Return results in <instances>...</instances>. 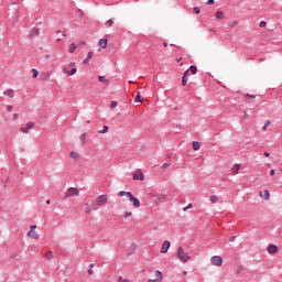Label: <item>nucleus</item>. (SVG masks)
Masks as SVG:
<instances>
[{
	"label": "nucleus",
	"mask_w": 282,
	"mask_h": 282,
	"mask_svg": "<svg viewBox=\"0 0 282 282\" xmlns=\"http://www.w3.org/2000/svg\"><path fill=\"white\" fill-rule=\"evenodd\" d=\"M109 198L107 197V194L98 196L96 199V204L93 206V210H98V208L107 206Z\"/></svg>",
	"instance_id": "1"
},
{
	"label": "nucleus",
	"mask_w": 282,
	"mask_h": 282,
	"mask_svg": "<svg viewBox=\"0 0 282 282\" xmlns=\"http://www.w3.org/2000/svg\"><path fill=\"white\" fill-rule=\"evenodd\" d=\"M176 257H177V259H180V261H182V263H186V261H188V259H191V256H188V253L184 252L183 247L177 248Z\"/></svg>",
	"instance_id": "2"
},
{
	"label": "nucleus",
	"mask_w": 282,
	"mask_h": 282,
	"mask_svg": "<svg viewBox=\"0 0 282 282\" xmlns=\"http://www.w3.org/2000/svg\"><path fill=\"white\" fill-rule=\"evenodd\" d=\"M78 195H80V191H78L77 187H69L65 194V197H78Z\"/></svg>",
	"instance_id": "3"
},
{
	"label": "nucleus",
	"mask_w": 282,
	"mask_h": 282,
	"mask_svg": "<svg viewBox=\"0 0 282 282\" xmlns=\"http://www.w3.org/2000/svg\"><path fill=\"white\" fill-rule=\"evenodd\" d=\"M210 261L212 265L221 267L224 264V258H221V256H214Z\"/></svg>",
	"instance_id": "4"
},
{
	"label": "nucleus",
	"mask_w": 282,
	"mask_h": 282,
	"mask_svg": "<svg viewBox=\"0 0 282 282\" xmlns=\"http://www.w3.org/2000/svg\"><path fill=\"white\" fill-rule=\"evenodd\" d=\"M128 198L133 203L134 208H140V199L138 197L133 196V194H128Z\"/></svg>",
	"instance_id": "5"
},
{
	"label": "nucleus",
	"mask_w": 282,
	"mask_h": 282,
	"mask_svg": "<svg viewBox=\"0 0 282 282\" xmlns=\"http://www.w3.org/2000/svg\"><path fill=\"white\" fill-rule=\"evenodd\" d=\"M39 34H41V30L39 28H33L30 31L28 39H34V36H39Z\"/></svg>",
	"instance_id": "6"
},
{
	"label": "nucleus",
	"mask_w": 282,
	"mask_h": 282,
	"mask_svg": "<svg viewBox=\"0 0 282 282\" xmlns=\"http://www.w3.org/2000/svg\"><path fill=\"white\" fill-rule=\"evenodd\" d=\"M267 250L269 254H276L279 252V247L276 245H269Z\"/></svg>",
	"instance_id": "7"
},
{
	"label": "nucleus",
	"mask_w": 282,
	"mask_h": 282,
	"mask_svg": "<svg viewBox=\"0 0 282 282\" xmlns=\"http://www.w3.org/2000/svg\"><path fill=\"white\" fill-rule=\"evenodd\" d=\"M169 248H171V241L165 240L161 249L162 254H166V252H169Z\"/></svg>",
	"instance_id": "8"
},
{
	"label": "nucleus",
	"mask_w": 282,
	"mask_h": 282,
	"mask_svg": "<svg viewBox=\"0 0 282 282\" xmlns=\"http://www.w3.org/2000/svg\"><path fill=\"white\" fill-rule=\"evenodd\" d=\"M50 76H52V72H43L40 74V80L47 82L50 80Z\"/></svg>",
	"instance_id": "9"
},
{
	"label": "nucleus",
	"mask_w": 282,
	"mask_h": 282,
	"mask_svg": "<svg viewBox=\"0 0 282 282\" xmlns=\"http://www.w3.org/2000/svg\"><path fill=\"white\" fill-rule=\"evenodd\" d=\"M133 180H139L140 182H144V173L142 171H139L138 173L133 174Z\"/></svg>",
	"instance_id": "10"
},
{
	"label": "nucleus",
	"mask_w": 282,
	"mask_h": 282,
	"mask_svg": "<svg viewBox=\"0 0 282 282\" xmlns=\"http://www.w3.org/2000/svg\"><path fill=\"white\" fill-rule=\"evenodd\" d=\"M154 202H166V195L164 194H159L153 196Z\"/></svg>",
	"instance_id": "11"
},
{
	"label": "nucleus",
	"mask_w": 282,
	"mask_h": 282,
	"mask_svg": "<svg viewBox=\"0 0 282 282\" xmlns=\"http://www.w3.org/2000/svg\"><path fill=\"white\" fill-rule=\"evenodd\" d=\"M108 43H109V40H107V39L99 40V45H100L101 50H107Z\"/></svg>",
	"instance_id": "12"
},
{
	"label": "nucleus",
	"mask_w": 282,
	"mask_h": 282,
	"mask_svg": "<svg viewBox=\"0 0 282 282\" xmlns=\"http://www.w3.org/2000/svg\"><path fill=\"white\" fill-rule=\"evenodd\" d=\"M3 96H8L9 98H14V90L12 89H7L4 93H3Z\"/></svg>",
	"instance_id": "13"
},
{
	"label": "nucleus",
	"mask_w": 282,
	"mask_h": 282,
	"mask_svg": "<svg viewBox=\"0 0 282 282\" xmlns=\"http://www.w3.org/2000/svg\"><path fill=\"white\" fill-rule=\"evenodd\" d=\"M78 47V45H76L75 43H72L69 46H68V53L69 54H74L76 52V48Z\"/></svg>",
	"instance_id": "14"
},
{
	"label": "nucleus",
	"mask_w": 282,
	"mask_h": 282,
	"mask_svg": "<svg viewBox=\"0 0 282 282\" xmlns=\"http://www.w3.org/2000/svg\"><path fill=\"white\" fill-rule=\"evenodd\" d=\"M69 156L73 158L74 160H76V162H78L80 160V155H78V153H76V151H72L69 153Z\"/></svg>",
	"instance_id": "15"
},
{
	"label": "nucleus",
	"mask_w": 282,
	"mask_h": 282,
	"mask_svg": "<svg viewBox=\"0 0 282 282\" xmlns=\"http://www.w3.org/2000/svg\"><path fill=\"white\" fill-rule=\"evenodd\" d=\"M28 237H30L31 239H39V236L36 235V231H34V230H30L28 232Z\"/></svg>",
	"instance_id": "16"
},
{
	"label": "nucleus",
	"mask_w": 282,
	"mask_h": 282,
	"mask_svg": "<svg viewBox=\"0 0 282 282\" xmlns=\"http://www.w3.org/2000/svg\"><path fill=\"white\" fill-rule=\"evenodd\" d=\"M155 276H156V281L159 282H161L164 279V276L162 275V271L160 270L155 271Z\"/></svg>",
	"instance_id": "17"
},
{
	"label": "nucleus",
	"mask_w": 282,
	"mask_h": 282,
	"mask_svg": "<svg viewBox=\"0 0 282 282\" xmlns=\"http://www.w3.org/2000/svg\"><path fill=\"white\" fill-rule=\"evenodd\" d=\"M239 169H241L240 164H235L231 169L234 175H237V173H239Z\"/></svg>",
	"instance_id": "18"
},
{
	"label": "nucleus",
	"mask_w": 282,
	"mask_h": 282,
	"mask_svg": "<svg viewBox=\"0 0 282 282\" xmlns=\"http://www.w3.org/2000/svg\"><path fill=\"white\" fill-rule=\"evenodd\" d=\"M99 83H105V85H109V79L105 76H98Z\"/></svg>",
	"instance_id": "19"
},
{
	"label": "nucleus",
	"mask_w": 282,
	"mask_h": 282,
	"mask_svg": "<svg viewBox=\"0 0 282 282\" xmlns=\"http://www.w3.org/2000/svg\"><path fill=\"white\" fill-rule=\"evenodd\" d=\"M192 147L194 151H199L200 149L199 142L197 141H193Z\"/></svg>",
	"instance_id": "20"
},
{
	"label": "nucleus",
	"mask_w": 282,
	"mask_h": 282,
	"mask_svg": "<svg viewBox=\"0 0 282 282\" xmlns=\"http://www.w3.org/2000/svg\"><path fill=\"white\" fill-rule=\"evenodd\" d=\"M124 195H126V197H129V195H131V192L121 191L118 193V197H124Z\"/></svg>",
	"instance_id": "21"
},
{
	"label": "nucleus",
	"mask_w": 282,
	"mask_h": 282,
	"mask_svg": "<svg viewBox=\"0 0 282 282\" xmlns=\"http://www.w3.org/2000/svg\"><path fill=\"white\" fill-rule=\"evenodd\" d=\"M188 70L191 72V74H197V66L192 65V66H189Z\"/></svg>",
	"instance_id": "22"
},
{
	"label": "nucleus",
	"mask_w": 282,
	"mask_h": 282,
	"mask_svg": "<svg viewBox=\"0 0 282 282\" xmlns=\"http://www.w3.org/2000/svg\"><path fill=\"white\" fill-rule=\"evenodd\" d=\"M45 259H47L48 261L52 260V259H54V254L52 253V251H47V252L45 253Z\"/></svg>",
	"instance_id": "23"
},
{
	"label": "nucleus",
	"mask_w": 282,
	"mask_h": 282,
	"mask_svg": "<svg viewBox=\"0 0 282 282\" xmlns=\"http://www.w3.org/2000/svg\"><path fill=\"white\" fill-rule=\"evenodd\" d=\"M216 19H218V20L224 19V11H217L216 12Z\"/></svg>",
	"instance_id": "24"
},
{
	"label": "nucleus",
	"mask_w": 282,
	"mask_h": 282,
	"mask_svg": "<svg viewBox=\"0 0 282 282\" xmlns=\"http://www.w3.org/2000/svg\"><path fill=\"white\" fill-rule=\"evenodd\" d=\"M109 131V127L108 126H104L102 130H99L98 133H107Z\"/></svg>",
	"instance_id": "25"
},
{
	"label": "nucleus",
	"mask_w": 282,
	"mask_h": 282,
	"mask_svg": "<svg viewBox=\"0 0 282 282\" xmlns=\"http://www.w3.org/2000/svg\"><path fill=\"white\" fill-rule=\"evenodd\" d=\"M79 138H80L82 144L85 145V142H86L85 139L87 138V134L86 133H82Z\"/></svg>",
	"instance_id": "26"
},
{
	"label": "nucleus",
	"mask_w": 282,
	"mask_h": 282,
	"mask_svg": "<svg viewBox=\"0 0 282 282\" xmlns=\"http://www.w3.org/2000/svg\"><path fill=\"white\" fill-rule=\"evenodd\" d=\"M218 200H219V197H217L215 195L210 196L212 204H217Z\"/></svg>",
	"instance_id": "27"
},
{
	"label": "nucleus",
	"mask_w": 282,
	"mask_h": 282,
	"mask_svg": "<svg viewBox=\"0 0 282 282\" xmlns=\"http://www.w3.org/2000/svg\"><path fill=\"white\" fill-rule=\"evenodd\" d=\"M106 26H107V28H112V26H113V19H109V20L106 22Z\"/></svg>",
	"instance_id": "28"
},
{
	"label": "nucleus",
	"mask_w": 282,
	"mask_h": 282,
	"mask_svg": "<svg viewBox=\"0 0 282 282\" xmlns=\"http://www.w3.org/2000/svg\"><path fill=\"white\" fill-rule=\"evenodd\" d=\"M245 100H249V98H257L254 95L245 94L243 95Z\"/></svg>",
	"instance_id": "29"
},
{
	"label": "nucleus",
	"mask_w": 282,
	"mask_h": 282,
	"mask_svg": "<svg viewBox=\"0 0 282 282\" xmlns=\"http://www.w3.org/2000/svg\"><path fill=\"white\" fill-rule=\"evenodd\" d=\"M169 166H171V163L165 162V163L161 166V169H162V171H166V169H169Z\"/></svg>",
	"instance_id": "30"
},
{
	"label": "nucleus",
	"mask_w": 282,
	"mask_h": 282,
	"mask_svg": "<svg viewBox=\"0 0 282 282\" xmlns=\"http://www.w3.org/2000/svg\"><path fill=\"white\" fill-rule=\"evenodd\" d=\"M76 72H78V69L76 67L72 68L69 72H68V76H74V74H76Z\"/></svg>",
	"instance_id": "31"
},
{
	"label": "nucleus",
	"mask_w": 282,
	"mask_h": 282,
	"mask_svg": "<svg viewBox=\"0 0 282 282\" xmlns=\"http://www.w3.org/2000/svg\"><path fill=\"white\" fill-rule=\"evenodd\" d=\"M134 100H135V102H142V96L140 95V93L137 94Z\"/></svg>",
	"instance_id": "32"
},
{
	"label": "nucleus",
	"mask_w": 282,
	"mask_h": 282,
	"mask_svg": "<svg viewBox=\"0 0 282 282\" xmlns=\"http://www.w3.org/2000/svg\"><path fill=\"white\" fill-rule=\"evenodd\" d=\"M264 199H270V191L265 189L264 191V196H263Z\"/></svg>",
	"instance_id": "33"
},
{
	"label": "nucleus",
	"mask_w": 282,
	"mask_h": 282,
	"mask_svg": "<svg viewBox=\"0 0 282 282\" xmlns=\"http://www.w3.org/2000/svg\"><path fill=\"white\" fill-rule=\"evenodd\" d=\"M33 78H39V70L36 68L32 69Z\"/></svg>",
	"instance_id": "34"
},
{
	"label": "nucleus",
	"mask_w": 282,
	"mask_h": 282,
	"mask_svg": "<svg viewBox=\"0 0 282 282\" xmlns=\"http://www.w3.org/2000/svg\"><path fill=\"white\" fill-rule=\"evenodd\" d=\"M187 84H188V78L182 77V85H183V87H186Z\"/></svg>",
	"instance_id": "35"
},
{
	"label": "nucleus",
	"mask_w": 282,
	"mask_h": 282,
	"mask_svg": "<svg viewBox=\"0 0 282 282\" xmlns=\"http://www.w3.org/2000/svg\"><path fill=\"white\" fill-rule=\"evenodd\" d=\"M116 107H118V101H111L110 109H116Z\"/></svg>",
	"instance_id": "36"
},
{
	"label": "nucleus",
	"mask_w": 282,
	"mask_h": 282,
	"mask_svg": "<svg viewBox=\"0 0 282 282\" xmlns=\"http://www.w3.org/2000/svg\"><path fill=\"white\" fill-rule=\"evenodd\" d=\"M193 208V204H188L186 207L183 208V212L186 213V210H191Z\"/></svg>",
	"instance_id": "37"
},
{
	"label": "nucleus",
	"mask_w": 282,
	"mask_h": 282,
	"mask_svg": "<svg viewBox=\"0 0 282 282\" xmlns=\"http://www.w3.org/2000/svg\"><path fill=\"white\" fill-rule=\"evenodd\" d=\"M20 131H21L22 133H30V130H29L28 127H25V128H20Z\"/></svg>",
	"instance_id": "38"
},
{
	"label": "nucleus",
	"mask_w": 282,
	"mask_h": 282,
	"mask_svg": "<svg viewBox=\"0 0 282 282\" xmlns=\"http://www.w3.org/2000/svg\"><path fill=\"white\" fill-rule=\"evenodd\" d=\"M34 124H35L34 122H28L26 128H29V130L34 129Z\"/></svg>",
	"instance_id": "39"
},
{
	"label": "nucleus",
	"mask_w": 282,
	"mask_h": 282,
	"mask_svg": "<svg viewBox=\"0 0 282 282\" xmlns=\"http://www.w3.org/2000/svg\"><path fill=\"white\" fill-rule=\"evenodd\" d=\"M194 12H195V14H199L202 12V10L199 9V7H195Z\"/></svg>",
	"instance_id": "40"
},
{
	"label": "nucleus",
	"mask_w": 282,
	"mask_h": 282,
	"mask_svg": "<svg viewBox=\"0 0 282 282\" xmlns=\"http://www.w3.org/2000/svg\"><path fill=\"white\" fill-rule=\"evenodd\" d=\"M87 58H88V61L90 59V58H94V52H88V54H87Z\"/></svg>",
	"instance_id": "41"
},
{
	"label": "nucleus",
	"mask_w": 282,
	"mask_h": 282,
	"mask_svg": "<svg viewBox=\"0 0 282 282\" xmlns=\"http://www.w3.org/2000/svg\"><path fill=\"white\" fill-rule=\"evenodd\" d=\"M265 25H268V22H265V21H261L259 24L260 28H265Z\"/></svg>",
	"instance_id": "42"
},
{
	"label": "nucleus",
	"mask_w": 282,
	"mask_h": 282,
	"mask_svg": "<svg viewBox=\"0 0 282 282\" xmlns=\"http://www.w3.org/2000/svg\"><path fill=\"white\" fill-rule=\"evenodd\" d=\"M191 70H185L184 74H183V78H188V74H189Z\"/></svg>",
	"instance_id": "43"
},
{
	"label": "nucleus",
	"mask_w": 282,
	"mask_h": 282,
	"mask_svg": "<svg viewBox=\"0 0 282 282\" xmlns=\"http://www.w3.org/2000/svg\"><path fill=\"white\" fill-rule=\"evenodd\" d=\"M91 210H94V207H93V208L87 207V208L85 209V213H86L87 215H89V213H91Z\"/></svg>",
	"instance_id": "44"
},
{
	"label": "nucleus",
	"mask_w": 282,
	"mask_h": 282,
	"mask_svg": "<svg viewBox=\"0 0 282 282\" xmlns=\"http://www.w3.org/2000/svg\"><path fill=\"white\" fill-rule=\"evenodd\" d=\"M214 3H215V0H208V1L206 2V6H214Z\"/></svg>",
	"instance_id": "45"
},
{
	"label": "nucleus",
	"mask_w": 282,
	"mask_h": 282,
	"mask_svg": "<svg viewBox=\"0 0 282 282\" xmlns=\"http://www.w3.org/2000/svg\"><path fill=\"white\" fill-rule=\"evenodd\" d=\"M13 109H14V107H12V105L7 106V111H12Z\"/></svg>",
	"instance_id": "46"
},
{
	"label": "nucleus",
	"mask_w": 282,
	"mask_h": 282,
	"mask_svg": "<svg viewBox=\"0 0 282 282\" xmlns=\"http://www.w3.org/2000/svg\"><path fill=\"white\" fill-rule=\"evenodd\" d=\"M77 45L78 47H80V45H87V41H80Z\"/></svg>",
	"instance_id": "47"
},
{
	"label": "nucleus",
	"mask_w": 282,
	"mask_h": 282,
	"mask_svg": "<svg viewBox=\"0 0 282 282\" xmlns=\"http://www.w3.org/2000/svg\"><path fill=\"white\" fill-rule=\"evenodd\" d=\"M131 215H133L131 212H126L124 213V217H131Z\"/></svg>",
	"instance_id": "48"
},
{
	"label": "nucleus",
	"mask_w": 282,
	"mask_h": 282,
	"mask_svg": "<svg viewBox=\"0 0 282 282\" xmlns=\"http://www.w3.org/2000/svg\"><path fill=\"white\" fill-rule=\"evenodd\" d=\"M83 64H84V65H89V58H85V59L83 61Z\"/></svg>",
	"instance_id": "49"
},
{
	"label": "nucleus",
	"mask_w": 282,
	"mask_h": 282,
	"mask_svg": "<svg viewBox=\"0 0 282 282\" xmlns=\"http://www.w3.org/2000/svg\"><path fill=\"white\" fill-rule=\"evenodd\" d=\"M275 173H276V171H275V170H271V171H270V175H271V177H273V175H275Z\"/></svg>",
	"instance_id": "50"
},
{
	"label": "nucleus",
	"mask_w": 282,
	"mask_h": 282,
	"mask_svg": "<svg viewBox=\"0 0 282 282\" xmlns=\"http://www.w3.org/2000/svg\"><path fill=\"white\" fill-rule=\"evenodd\" d=\"M235 239H237V236H231L230 238H229V241H235Z\"/></svg>",
	"instance_id": "51"
},
{
	"label": "nucleus",
	"mask_w": 282,
	"mask_h": 282,
	"mask_svg": "<svg viewBox=\"0 0 282 282\" xmlns=\"http://www.w3.org/2000/svg\"><path fill=\"white\" fill-rule=\"evenodd\" d=\"M13 120H19V113L13 115Z\"/></svg>",
	"instance_id": "52"
},
{
	"label": "nucleus",
	"mask_w": 282,
	"mask_h": 282,
	"mask_svg": "<svg viewBox=\"0 0 282 282\" xmlns=\"http://www.w3.org/2000/svg\"><path fill=\"white\" fill-rule=\"evenodd\" d=\"M242 120H248V113L245 112V115L242 116Z\"/></svg>",
	"instance_id": "53"
},
{
	"label": "nucleus",
	"mask_w": 282,
	"mask_h": 282,
	"mask_svg": "<svg viewBox=\"0 0 282 282\" xmlns=\"http://www.w3.org/2000/svg\"><path fill=\"white\" fill-rule=\"evenodd\" d=\"M30 228L31 230H36V225H31Z\"/></svg>",
	"instance_id": "54"
},
{
	"label": "nucleus",
	"mask_w": 282,
	"mask_h": 282,
	"mask_svg": "<svg viewBox=\"0 0 282 282\" xmlns=\"http://www.w3.org/2000/svg\"><path fill=\"white\" fill-rule=\"evenodd\" d=\"M63 73H64V74H69V70H67V68L64 67V68H63Z\"/></svg>",
	"instance_id": "55"
},
{
	"label": "nucleus",
	"mask_w": 282,
	"mask_h": 282,
	"mask_svg": "<svg viewBox=\"0 0 282 282\" xmlns=\"http://www.w3.org/2000/svg\"><path fill=\"white\" fill-rule=\"evenodd\" d=\"M262 131H268V124H264V126L262 127Z\"/></svg>",
	"instance_id": "56"
},
{
	"label": "nucleus",
	"mask_w": 282,
	"mask_h": 282,
	"mask_svg": "<svg viewBox=\"0 0 282 282\" xmlns=\"http://www.w3.org/2000/svg\"><path fill=\"white\" fill-rule=\"evenodd\" d=\"M118 282H124V279L122 276H119Z\"/></svg>",
	"instance_id": "57"
},
{
	"label": "nucleus",
	"mask_w": 282,
	"mask_h": 282,
	"mask_svg": "<svg viewBox=\"0 0 282 282\" xmlns=\"http://www.w3.org/2000/svg\"><path fill=\"white\" fill-rule=\"evenodd\" d=\"M56 34H62V36H67L65 33H62V31H57Z\"/></svg>",
	"instance_id": "58"
},
{
	"label": "nucleus",
	"mask_w": 282,
	"mask_h": 282,
	"mask_svg": "<svg viewBox=\"0 0 282 282\" xmlns=\"http://www.w3.org/2000/svg\"><path fill=\"white\" fill-rule=\"evenodd\" d=\"M88 274H89V276H91V274H94V270L89 269Z\"/></svg>",
	"instance_id": "59"
},
{
	"label": "nucleus",
	"mask_w": 282,
	"mask_h": 282,
	"mask_svg": "<svg viewBox=\"0 0 282 282\" xmlns=\"http://www.w3.org/2000/svg\"><path fill=\"white\" fill-rule=\"evenodd\" d=\"M264 124H267V127H270V124H272V121L268 120Z\"/></svg>",
	"instance_id": "60"
},
{
	"label": "nucleus",
	"mask_w": 282,
	"mask_h": 282,
	"mask_svg": "<svg viewBox=\"0 0 282 282\" xmlns=\"http://www.w3.org/2000/svg\"><path fill=\"white\" fill-rule=\"evenodd\" d=\"M69 67H76V63L72 62V63L69 64Z\"/></svg>",
	"instance_id": "61"
},
{
	"label": "nucleus",
	"mask_w": 282,
	"mask_h": 282,
	"mask_svg": "<svg viewBox=\"0 0 282 282\" xmlns=\"http://www.w3.org/2000/svg\"><path fill=\"white\" fill-rule=\"evenodd\" d=\"M265 158H270V152H264Z\"/></svg>",
	"instance_id": "62"
},
{
	"label": "nucleus",
	"mask_w": 282,
	"mask_h": 282,
	"mask_svg": "<svg viewBox=\"0 0 282 282\" xmlns=\"http://www.w3.org/2000/svg\"><path fill=\"white\" fill-rule=\"evenodd\" d=\"M89 268L91 270V268H96V264L91 263V264H89Z\"/></svg>",
	"instance_id": "63"
},
{
	"label": "nucleus",
	"mask_w": 282,
	"mask_h": 282,
	"mask_svg": "<svg viewBox=\"0 0 282 282\" xmlns=\"http://www.w3.org/2000/svg\"><path fill=\"white\" fill-rule=\"evenodd\" d=\"M148 282H159V280H149Z\"/></svg>",
	"instance_id": "64"
}]
</instances>
